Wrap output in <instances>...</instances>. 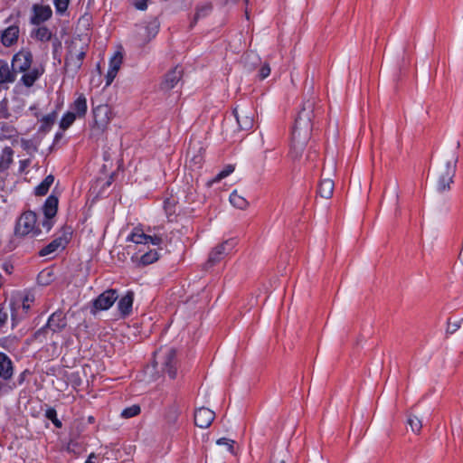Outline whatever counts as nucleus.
<instances>
[{
    "instance_id": "23",
    "label": "nucleus",
    "mask_w": 463,
    "mask_h": 463,
    "mask_svg": "<svg viewBox=\"0 0 463 463\" xmlns=\"http://www.w3.org/2000/svg\"><path fill=\"white\" fill-rule=\"evenodd\" d=\"M16 79V72L6 61L0 59V84L13 83Z\"/></svg>"
},
{
    "instance_id": "60",
    "label": "nucleus",
    "mask_w": 463,
    "mask_h": 463,
    "mask_svg": "<svg viewBox=\"0 0 463 463\" xmlns=\"http://www.w3.org/2000/svg\"><path fill=\"white\" fill-rule=\"evenodd\" d=\"M43 272L40 273V275L38 276V280L41 284L43 285H47L49 284V280H45V281H41L42 278H43Z\"/></svg>"
},
{
    "instance_id": "21",
    "label": "nucleus",
    "mask_w": 463,
    "mask_h": 463,
    "mask_svg": "<svg viewBox=\"0 0 463 463\" xmlns=\"http://www.w3.org/2000/svg\"><path fill=\"white\" fill-rule=\"evenodd\" d=\"M134 300V293L128 291L118 302V309L123 317L130 315Z\"/></svg>"
},
{
    "instance_id": "40",
    "label": "nucleus",
    "mask_w": 463,
    "mask_h": 463,
    "mask_svg": "<svg viewBox=\"0 0 463 463\" xmlns=\"http://www.w3.org/2000/svg\"><path fill=\"white\" fill-rule=\"evenodd\" d=\"M234 171V165H226L216 176L213 179V183H218L223 178L230 175Z\"/></svg>"
},
{
    "instance_id": "8",
    "label": "nucleus",
    "mask_w": 463,
    "mask_h": 463,
    "mask_svg": "<svg viewBox=\"0 0 463 463\" xmlns=\"http://www.w3.org/2000/svg\"><path fill=\"white\" fill-rule=\"evenodd\" d=\"M33 56L29 49H22L12 59V68L17 72L27 71L33 63Z\"/></svg>"
},
{
    "instance_id": "3",
    "label": "nucleus",
    "mask_w": 463,
    "mask_h": 463,
    "mask_svg": "<svg viewBox=\"0 0 463 463\" xmlns=\"http://www.w3.org/2000/svg\"><path fill=\"white\" fill-rule=\"evenodd\" d=\"M87 45L77 48V42L71 41L68 46L64 58V70L72 76L76 75L83 63L86 57Z\"/></svg>"
},
{
    "instance_id": "41",
    "label": "nucleus",
    "mask_w": 463,
    "mask_h": 463,
    "mask_svg": "<svg viewBox=\"0 0 463 463\" xmlns=\"http://www.w3.org/2000/svg\"><path fill=\"white\" fill-rule=\"evenodd\" d=\"M70 2L71 0H53L56 13L63 14L67 11Z\"/></svg>"
},
{
    "instance_id": "62",
    "label": "nucleus",
    "mask_w": 463,
    "mask_h": 463,
    "mask_svg": "<svg viewBox=\"0 0 463 463\" xmlns=\"http://www.w3.org/2000/svg\"><path fill=\"white\" fill-rule=\"evenodd\" d=\"M62 137V134L61 133H57L55 135V140H58L59 138H61Z\"/></svg>"
},
{
    "instance_id": "53",
    "label": "nucleus",
    "mask_w": 463,
    "mask_h": 463,
    "mask_svg": "<svg viewBox=\"0 0 463 463\" xmlns=\"http://www.w3.org/2000/svg\"><path fill=\"white\" fill-rule=\"evenodd\" d=\"M30 374V371L29 370H24V372H22L18 378H17V383L19 385H22L24 383V382L25 381L26 379V376Z\"/></svg>"
},
{
    "instance_id": "47",
    "label": "nucleus",
    "mask_w": 463,
    "mask_h": 463,
    "mask_svg": "<svg viewBox=\"0 0 463 463\" xmlns=\"http://www.w3.org/2000/svg\"><path fill=\"white\" fill-rule=\"evenodd\" d=\"M149 0H133L132 4L136 9L145 11L147 9V3Z\"/></svg>"
},
{
    "instance_id": "16",
    "label": "nucleus",
    "mask_w": 463,
    "mask_h": 463,
    "mask_svg": "<svg viewBox=\"0 0 463 463\" xmlns=\"http://www.w3.org/2000/svg\"><path fill=\"white\" fill-rule=\"evenodd\" d=\"M20 28L17 24H13L5 28L1 34V43L5 47H11L18 41Z\"/></svg>"
},
{
    "instance_id": "5",
    "label": "nucleus",
    "mask_w": 463,
    "mask_h": 463,
    "mask_svg": "<svg viewBox=\"0 0 463 463\" xmlns=\"http://www.w3.org/2000/svg\"><path fill=\"white\" fill-rule=\"evenodd\" d=\"M67 326V318L66 315L61 310H57L52 313L46 325L33 334V338L35 340L42 338H46V333L48 330H51L52 333L61 332Z\"/></svg>"
},
{
    "instance_id": "19",
    "label": "nucleus",
    "mask_w": 463,
    "mask_h": 463,
    "mask_svg": "<svg viewBox=\"0 0 463 463\" xmlns=\"http://www.w3.org/2000/svg\"><path fill=\"white\" fill-rule=\"evenodd\" d=\"M14 364L10 357L0 352V378L8 381L13 377Z\"/></svg>"
},
{
    "instance_id": "30",
    "label": "nucleus",
    "mask_w": 463,
    "mask_h": 463,
    "mask_svg": "<svg viewBox=\"0 0 463 463\" xmlns=\"http://www.w3.org/2000/svg\"><path fill=\"white\" fill-rule=\"evenodd\" d=\"M0 140L13 139L18 137L19 133L17 129L13 125L7 122L0 123Z\"/></svg>"
},
{
    "instance_id": "52",
    "label": "nucleus",
    "mask_w": 463,
    "mask_h": 463,
    "mask_svg": "<svg viewBox=\"0 0 463 463\" xmlns=\"http://www.w3.org/2000/svg\"><path fill=\"white\" fill-rule=\"evenodd\" d=\"M147 250H151L150 246L149 247L146 246L145 248H142V247L133 248L135 254L132 256V260H134V259L137 260V256H140V254L145 253L146 251H147Z\"/></svg>"
},
{
    "instance_id": "63",
    "label": "nucleus",
    "mask_w": 463,
    "mask_h": 463,
    "mask_svg": "<svg viewBox=\"0 0 463 463\" xmlns=\"http://www.w3.org/2000/svg\"><path fill=\"white\" fill-rule=\"evenodd\" d=\"M444 210L448 212L449 210V206L446 204Z\"/></svg>"
},
{
    "instance_id": "12",
    "label": "nucleus",
    "mask_w": 463,
    "mask_h": 463,
    "mask_svg": "<svg viewBox=\"0 0 463 463\" xmlns=\"http://www.w3.org/2000/svg\"><path fill=\"white\" fill-rule=\"evenodd\" d=\"M33 14L30 23L33 25H41L52 16V10L50 5L34 4L32 7Z\"/></svg>"
},
{
    "instance_id": "4",
    "label": "nucleus",
    "mask_w": 463,
    "mask_h": 463,
    "mask_svg": "<svg viewBox=\"0 0 463 463\" xmlns=\"http://www.w3.org/2000/svg\"><path fill=\"white\" fill-rule=\"evenodd\" d=\"M36 222L37 215L34 212H24L16 222L14 234L20 237H24L28 234H32L33 237L39 236L41 229L36 226Z\"/></svg>"
},
{
    "instance_id": "37",
    "label": "nucleus",
    "mask_w": 463,
    "mask_h": 463,
    "mask_svg": "<svg viewBox=\"0 0 463 463\" xmlns=\"http://www.w3.org/2000/svg\"><path fill=\"white\" fill-rule=\"evenodd\" d=\"M164 210L165 212V214L170 219L172 216L175 215V210H176V202L175 199L172 198H166L164 201Z\"/></svg>"
},
{
    "instance_id": "58",
    "label": "nucleus",
    "mask_w": 463,
    "mask_h": 463,
    "mask_svg": "<svg viewBox=\"0 0 463 463\" xmlns=\"http://www.w3.org/2000/svg\"><path fill=\"white\" fill-rule=\"evenodd\" d=\"M23 308L27 311L30 308V305L28 304V298L26 297L23 301Z\"/></svg>"
},
{
    "instance_id": "35",
    "label": "nucleus",
    "mask_w": 463,
    "mask_h": 463,
    "mask_svg": "<svg viewBox=\"0 0 463 463\" xmlns=\"http://www.w3.org/2000/svg\"><path fill=\"white\" fill-rule=\"evenodd\" d=\"M56 119V112L53 111L48 115H45L42 118V125L40 127V131H48L51 127L53 125Z\"/></svg>"
},
{
    "instance_id": "25",
    "label": "nucleus",
    "mask_w": 463,
    "mask_h": 463,
    "mask_svg": "<svg viewBox=\"0 0 463 463\" xmlns=\"http://www.w3.org/2000/svg\"><path fill=\"white\" fill-rule=\"evenodd\" d=\"M31 37L36 41L46 43L52 40V32L45 25L34 28L31 32Z\"/></svg>"
},
{
    "instance_id": "42",
    "label": "nucleus",
    "mask_w": 463,
    "mask_h": 463,
    "mask_svg": "<svg viewBox=\"0 0 463 463\" xmlns=\"http://www.w3.org/2000/svg\"><path fill=\"white\" fill-rule=\"evenodd\" d=\"M11 113L9 112L8 99L6 98L0 101V119H9Z\"/></svg>"
},
{
    "instance_id": "44",
    "label": "nucleus",
    "mask_w": 463,
    "mask_h": 463,
    "mask_svg": "<svg viewBox=\"0 0 463 463\" xmlns=\"http://www.w3.org/2000/svg\"><path fill=\"white\" fill-rule=\"evenodd\" d=\"M461 321H463V318L458 321H451L450 319H449L448 326H447V333L454 334L460 327Z\"/></svg>"
},
{
    "instance_id": "20",
    "label": "nucleus",
    "mask_w": 463,
    "mask_h": 463,
    "mask_svg": "<svg viewBox=\"0 0 463 463\" xmlns=\"http://www.w3.org/2000/svg\"><path fill=\"white\" fill-rule=\"evenodd\" d=\"M87 99L83 93L78 94L76 99L70 105V111H73L78 118H85L87 114Z\"/></svg>"
},
{
    "instance_id": "28",
    "label": "nucleus",
    "mask_w": 463,
    "mask_h": 463,
    "mask_svg": "<svg viewBox=\"0 0 463 463\" xmlns=\"http://www.w3.org/2000/svg\"><path fill=\"white\" fill-rule=\"evenodd\" d=\"M213 11V4L211 2H207L202 5H198L195 7V14L191 23V27H193L199 19L206 17Z\"/></svg>"
},
{
    "instance_id": "49",
    "label": "nucleus",
    "mask_w": 463,
    "mask_h": 463,
    "mask_svg": "<svg viewBox=\"0 0 463 463\" xmlns=\"http://www.w3.org/2000/svg\"><path fill=\"white\" fill-rule=\"evenodd\" d=\"M2 269L8 275L13 274V272L14 270V267L13 263L11 261H9V260H5L2 264Z\"/></svg>"
},
{
    "instance_id": "57",
    "label": "nucleus",
    "mask_w": 463,
    "mask_h": 463,
    "mask_svg": "<svg viewBox=\"0 0 463 463\" xmlns=\"http://www.w3.org/2000/svg\"><path fill=\"white\" fill-rule=\"evenodd\" d=\"M96 454L95 453H90L88 457V458L86 459L85 463H93L92 459L93 458H96Z\"/></svg>"
},
{
    "instance_id": "54",
    "label": "nucleus",
    "mask_w": 463,
    "mask_h": 463,
    "mask_svg": "<svg viewBox=\"0 0 463 463\" xmlns=\"http://www.w3.org/2000/svg\"><path fill=\"white\" fill-rule=\"evenodd\" d=\"M52 41L53 50L55 52L59 47H61V43L57 37H52Z\"/></svg>"
},
{
    "instance_id": "27",
    "label": "nucleus",
    "mask_w": 463,
    "mask_h": 463,
    "mask_svg": "<svg viewBox=\"0 0 463 463\" xmlns=\"http://www.w3.org/2000/svg\"><path fill=\"white\" fill-rule=\"evenodd\" d=\"M335 184L329 178L322 179L318 184L317 193L322 198L329 199L333 195Z\"/></svg>"
},
{
    "instance_id": "15",
    "label": "nucleus",
    "mask_w": 463,
    "mask_h": 463,
    "mask_svg": "<svg viewBox=\"0 0 463 463\" xmlns=\"http://www.w3.org/2000/svg\"><path fill=\"white\" fill-rule=\"evenodd\" d=\"M214 418L215 413L205 407L199 408L194 411V424L201 429L208 428Z\"/></svg>"
},
{
    "instance_id": "36",
    "label": "nucleus",
    "mask_w": 463,
    "mask_h": 463,
    "mask_svg": "<svg viewBox=\"0 0 463 463\" xmlns=\"http://www.w3.org/2000/svg\"><path fill=\"white\" fill-rule=\"evenodd\" d=\"M407 424L414 433H419L422 428L421 420L415 415L409 414L407 418Z\"/></svg>"
},
{
    "instance_id": "38",
    "label": "nucleus",
    "mask_w": 463,
    "mask_h": 463,
    "mask_svg": "<svg viewBox=\"0 0 463 463\" xmlns=\"http://www.w3.org/2000/svg\"><path fill=\"white\" fill-rule=\"evenodd\" d=\"M45 418L50 420L56 428L61 429L62 427L61 421L57 417V411L54 408L49 407L45 411Z\"/></svg>"
},
{
    "instance_id": "31",
    "label": "nucleus",
    "mask_w": 463,
    "mask_h": 463,
    "mask_svg": "<svg viewBox=\"0 0 463 463\" xmlns=\"http://www.w3.org/2000/svg\"><path fill=\"white\" fill-rule=\"evenodd\" d=\"M54 175H48L35 188L34 194L36 196H44L48 194L50 187L54 182Z\"/></svg>"
},
{
    "instance_id": "55",
    "label": "nucleus",
    "mask_w": 463,
    "mask_h": 463,
    "mask_svg": "<svg viewBox=\"0 0 463 463\" xmlns=\"http://www.w3.org/2000/svg\"><path fill=\"white\" fill-rule=\"evenodd\" d=\"M31 140L22 139V146L24 149L28 150L31 147Z\"/></svg>"
},
{
    "instance_id": "46",
    "label": "nucleus",
    "mask_w": 463,
    "mask_h": 463,
    "mask_svg": "<svg viewBox=\"0 0 463 463\" xmlns=\"http://www.w3.org/2000/svg\"><path fill=\"white\" fill-rule=\"evenodd\" d=\"M270 74V67L268 63L263 64L259 71L260 80L266 79Z\"/></svg>"
},
{
    "instance_id": "45",
    "label": "nucleus",
    "mask_w": 463,
    "mask_h": 463,
    "mask_svg": "<svg viewBox=\"0 0 463 463\" xmlns=\"http://www.w3.org/2000/svg\"><path fill=\"white\" fill-rule=\"evenodd\" d=\"M218 445H224L227 446L228 450L231 453H233L234 450V441L232 439H227V438H221L217 440Z\"/></svg>"
},
{
    "instance_id": "56",
    "label": "nucleus",
    "mask_w": 463,
    "mask_h": 463,
    "mask_svg": "<svg viewBox=\"0 0 463 463\" xmlns=\"http://www.w3.org/2000/svg\"><path fill=\"white\" fill-rule=\"evenodd\" d=\"M30 161L28 159L21 160L20 161V169L21 171H24L25 167L29 165Z\"/></svg>"
},
{
    "instance_id": "9",
    "label": "nucleus",
    "mask_w": 463,
    "mask_h": 463,
    "mask_svg": "<svg viewBox=\"0 0 463 463\" xmlns=\"http://www.w3.org/2000/svg\"><path fill=\"white\" fill-rule=\"evenodd\" d=\"M178 360L176 356V350L174 348L168 349L163 356L161 363V370L169 378L175 379L177 375Z\"/></svg>"
},
{
    "instance_id": "14",
    "label": "nucleus",
    "mask_w": 463,
    "mask_h": 463,
    "mask_svg": "<svg viewBox=\"0 0 463 463\" xmlns=\"http://www.w3.org/2000/svg\"><path fill=\"white\" fill-rule=\"evenodd\" d=\"M183 74V68L181 66H175L174 69L165 73L160 84V88L164 90H172L181 80Z\"/></svg>"
},
{
    "instance_id": "34",
    "label": "nucleus",
    "mask_w": 463,
    "mask_h": 463,
    "mask_svg": "<svg viewBox=\"0 0 463 463\" xmlns=\"http://www.w3.org/2000/svg\"><path fill=\"white\" fill-rule=\"evenodd\" d=\"M77 117L73 111L68 110L66 113L63 114L61 121H60V128L62 130L68 129L76 120Z\"/></svg>"
},
{
    "instance_id": "17",
    "label": "nucleus",
    "mask_w": 463,
    "mask_h": 463,
    "mask_svg": "<svg viewBox=\"0 0 463 463\" xmlns=\"http://www.w3.org/2000/svg\"><path fill=\"white\" fill-rule=\"evenodd\" d=\"M68 242H69V238L67 237L66 234H64L63 236H60V237L54 239L49 244L44 246L39 251L38 254L41 257L48 256V255L57 251L60 248L64 249L66 247V245L68 244Z\"/></svg>"
},
{
    "instance_id": "26",
    "label": "nucleus",
    "mask_w": 463,
    "mask_h": 463,
    "mask_svg": "<svg viewBox=\"0 0 463 463\" xmlns=\"http://www.w3.org/2000/svg\"><path fill=\"white\" fill-rule=\"evenodd\" d=\"M160 258V254L157 250L151 249L147 250L145 253L140 254V256H137V260H138L139 265L147 266L155 263Z\"/></svg>"
},
{
    "instance_id": "6",
    "label": "nucleus",
    "mask_w": 463,
    "mask_h": 463,
    "mask_svg": "<svg viewBox=\"0 0 463 463\" xmlns=\"http://www.w3.org/2000/svg\"><path fill=\"white\" fill-rule=\"evenodd\" d=\"M127 241L133 242L135 244L134 248H145L146 246L149 247L152 245L157 246L158 250H162L160 246L163 243V239L158 235H147L141 228L135 227L127 237Z\"/></svg>"
},
{
    "instance_id": "18",
    "label": "nucleus",
    "mask_w": 463,
    "mask_h": 463,
    "mask_svg": "<svg viewBox=\"0 0 463 463\" xmlns=\"http://www.w3.org/2000/svg\"><path fill=\"white\" fill-rule=\"evenodd\" d=\"M43 73L44 68L43 66L34 67L33 69L30 68L27 71L24 72L20 82L25 87L30 88L33 86Z\"/></svg>"
},
{
    "instance_id": "7",
    "label": "nucleus",
    "mask_w": 463,
    "mask_h": 463,
    "mask_svg": "<svg viewBox=\"0 0 463 463\" xmlns=\"http://www.w3.org/2000/svg\"><path fill=\"white\" fill-rule=\"evenodd\" d=\"M159 28L160 24L156 18H154L146 25L137 26L134 35L136 43L139 46H145L157 35Z\"/></svg>"
},
{
    "instance_id": "48",
    "label": "nucleus",
    "mask_w": 463,
    "mask_h": 463,
    "mask_svg": "<svg viewBox=\"0 0 463 463\" xmlns=\"http://www.w3.org/2000/svg\"><path fill=\"white\" fill-rule=\"evenodd\" d=\"M54 224L53 218H48L44 216V219L42 221L41 225L46 230V232H50Z\"/></svg>"
},
{
    "instance_id": "59",
    "label": "nucleus",
    "mask_w": 463,
    "mask_h": 463,
    "mask_svg": "<svg viewBox=\"0 0 463 463\" xmlns=\"http://www.w3.org/2000/svg\"><path fill=\"white\" fill-rule=\"evenodd\" d=\"M30 110H32V111H35V112H34V116H35L36 118H38V117H39V112L37 111V106H36V105H33V106H31V107H30Z\"/></svg>"
},
{
    "instance_id": "51",
    "label": "nucleus",
    "mask_w": 463,
    "mask_h": 463,
    "mask_svg": "<svg viewBox=\"0 0 463 463\" xmlns=\"http://www.w3.org/2000/svg\"><path fill=\"white\" fill-rule=\"evenodd\" d=\"M7 317V312L5 310L4 307L0 306V327L6 323Z\"/></svg>"
},
{
    "instance_id": "64",
    "label": "nucleus",
    "mask_w": 463,
    "mask_h": 463,
    "mask_svg": "<svg viewBox=\"0 0 463 463\" xmlns=\"http://www.w3.org/2000/svg\"><path fill=\"white\" fill-rule=\"evenodd\" d=\"M245 15H246V18L249 19V13L247 10L245 11Z\"/></svg>"
},
{
    "instance_id": "32",
    "label": "nucleus",
    "mask_w": 463,
    "mask_h": 463,
    "mask_svg": "<svg viewBox=\"0 0 463 463\" xmlns=\"http://www.w3.org/2000/svg\"><path fill=\"white\" fill-rule=\"evenodd\" d=\"M14 150L5 146L0 156V172L7 170L13 163Z\"/></svg>"
},
{
    "instance_id": "13",
    "label": "nucleus",
    "mask_w": 463,
    "mask_h": 463,
    "mask_svg": "<svg viewBox=\"0 0 463 463\" xmlns=\"http://www.w3.org/2000/svg\"><path fill=\"white\" fill-rule=\"evenodd\" d=\"M233 242L225 241L212 250L209 254L207 264L213 266L222 260L232 249Z\"/></svg>"
},
{
    "instance_id": "22",
    "label": "nucleus",
    "mask_w": 463,
    "mask_h": 463,
    "mask_svg": "<svg viewBox=\"0 0 463 463\" xmlns=\"http://www.w3.org/2000/svg\"><path fill=\"white\" fill-rule=\"evenodd\" d=\"M58 196L53 194L49 195L42 207L44 216L48 218H54L58 211Z\"/></svg>"
},
{
    "instance_id": "10",
    "label": "nucleus",
    "mask_w": 463,
    "mask_h": 463,
    "mask_svg": "<svg viewBox=\"0 0 463 463\" xmlns=\"http://www.w3.org/2000/svg\"><path fill=\"white\" fill-rule=\"evenodd\" d=\"M94 124L99 129H105L112 119V109L108 104H100L92 109Z\"/></svg>"
},
{
    "instance_id": "11",
    "label": "nucleus",
    "mask_w": 463,
    "mask_h": 463,
    "mask_svg": "<svg viewBox=\"0 0 463 463\" xmlns=\"http://www.w3.org/2000/svg\"><path fill=\"white\" fill-rule=\"evenodd\" d=\"M118 292L116 289H108L98 296L92 302V312L97 310H108L118 298Z\"/></svg>"
},
{
    "instance_id": "1",
    "label": "nucleus",
    "mask_w": 463,
    "mask_h": 463,
    "mask_svg": "<svg viewBox=\"0 0 463 463\" xmlns=\"http://www.w3.org/2000/svg\"><path fill=\"white\" fill-rule=\"evenodd\" d=\"M323 113L316 98L305 99L295 118L291 133V154L294 158L301 156L311 135L314 119Z\"/></svg>"
},
{
    "instance_id": "24",
    "label": "nucleus",
    "mask_w": 463,
    "mask_h": 463,
    "mask_svg": "<svg viewBox=\"0 0 463 463\" xmlns=\"http://www.w3.org/2000/svg\"><path fill=\"white\" fill-rule=\"evenodd\" d=\"M232 114L234 115L238 126L240 129L241 130H250L252 128L254 120L251 116L244 114V112L241 110V114H240L238 108H235L232 111Z\"/></svg>"
},
{
    "instance_id": "39",
    "label": "nucleus",
    "mask_w": 463,
    "mask_h": 463,
    "mask_svg": "<svg viewBox=\"0 0 463 463\" xmlns=\"http://www.w3.org/2000/svg\"><path fill=\"white\" fill-rule=\"evenodd\" d=\"M140 406L137 404H134L130 407L124 409L121 412V417L125 419H129L137 416L140 413Z\"/></svg>"
},
{
    "instance_id": "43",
    "label": "nucleus",
    "mask_w": 463,
    "mask_h": 463,
    "mask_svg": "<svg viewBox=\"0 0 463 463\" xmlns=\"http://www.w3.org/2000/svg\"><path fill=\"white\" fill-rule=\"evenodd\" d=\"M121 63H122V56L119 53L115 54L109 61V69L118 72V70L120 69Z\"/></svg>"
},
{
    "instance_id": "2",
    "label": "nucleus",
    "mask_w": 463,
    "mask_h": 463,
    "mask_svg": "<svg viewBox=\"0 0 463 463\" xmlns=\"http://www.w3.org/2000/svg\"><path fill=\"white\" fill-rule=\"evenodd\" d=\"M457 163L458 156L453 155L450 158L447 159L442 165H440L436 184V190L438 193L443 194L450 190L451 184L454 182L457 171Z\"/></svg>"
},
{
    "instance_id": "29",
    "label": "nucleus",
    "mask_w": 463,
    "mask_h": 463,
    "mask_svg": "<svg viewBox=\"0 0 463 463\" xmlns=\"http://www.w3.org/2000/svg\"><path fill=\"white\" fill-rule=\"evenodd\" d=\"M179 414L180 411L176 404H172L165 409L164 418L168 427H173L176 424Z\"/></svg>"
},
{
    "instance_id": "61",
    "label": "nucleus",
    "mask_w": 463,
    "mask_h": 463,
    "mask_svg": "<svg viewBox=\"0 0 463 463\" xmlns=\"http://www.w3.org/2000/svg\"><path fill=\"white\" fill-rule=\"evenodd\" d=\"M458 259L460 260V261L463 263V249L460 250L459 254H458Z\"/></svg>"
},
{
    "instance_id": "50",
    "label": "nucleus",
    "mask_w": 463,
    "mask_h": 463,
    "mask_svg": "<svg viewBox=\"0 0 463 463\" xmlns=\"http://www.w3.org/2000/svg\"><path fill=\"white\" fill-rule=\"evenodd\" d=\"M117 74H118V72L109 69L108 73L106 75V86H109V85H110L113 82V80L116 78Z\"/></svg>"
},
{
    "instance_id": "33",
    "label": "nucleus",
    "mask_w": 463,
    "mask_h": 463,
    "mask_svg": "<svg viewBox=\"0 0 463 463\" xmlns=\"http://www.w3.org/2000/svg\"><path fill=\"white\" fill-rule=\"evenodd\" d=\"M230 203L234 207L241 210H244L249 206L248 201L243 196L239 194L236 190L230 194Z\"/></svg>"
}]
</instances>
